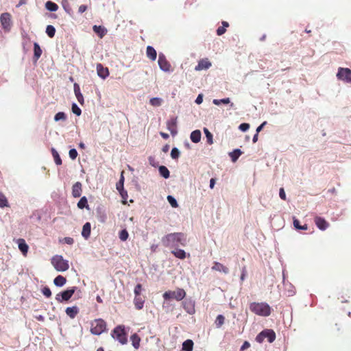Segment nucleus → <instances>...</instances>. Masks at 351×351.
Here are the masks:
<instances>
[{
    "mask_svg": "<svg viewBox=\"0 0 351 351\" xmlns=\"http://www.w3.org/2000/svg\"><path fill=\"white\" fill-rule=\"evenodd\" d=\"M314 221L317 227L321 230H325L329 226L328 222H327L324 218L316 216L314 218Z\"/></svg>",
    "mask_w": 351,
    "mask_h": 351,
    "instance_id": "12",
    "label": "nucleus"
},
{
    "mask_svg": "<svg viewBox=\"0 0 351 351\" xmlns=\"http://www.w3.org/2000/svg\"><path fill=\"white\" fill-rule=\"evenodd\" d=\"M112 337L119 341L122 345L126 344L128 342L124 326L119 325L115 327L112 331Z\"/></svg>",
    "mask_w": 351,
    "mask_h": 351,
    "instance_id": "5",
    "label": "nucleus"
},
{
    "mask_svg": "<svg viewBox=\"0 0 351 351\" xmlns=\"http://www.w3.org/2000/svg\"><path fill=\"white\" fill-rule=\"evenodd\" d=\"M66 282V279L65 277L59 275L57 277L55 278L53 280V283L57 287H62L63 286Z\"/></svg>",
    "mask_w": 351,
    "mask_h": 351,
    "instance_id": "27",
    "label": "nucleus"
},
{
    "mask_svg": "<svg viewBox=\"0 0 351 351\" xmlns=\"http://www.w3.org/2000/svg\"><path fill=\"white\" fill-rule=\"evenodd\" d=\"M250 346V344L249 342L247 341H245L243 343V344L242 345L241 348V350L243 351L245 349H247Z\"/></svg>",
    "mask_w": 351,
    "mask_h": 351,
    "instance_id": "61",
    "label": "nucleus"
},
{
    "mask_svg": "<svg viewBox=\"0 0 351 351\" xmlns=\"http://www.w3.org/2000/svg\"><path fill=\"white\" fill-rule=\"evenodd\" d=\"M62 5L66 12L71 14L72 9L69 5L68 0H62Z\"/></svg>",
    "mask_w": 351,
    "mask_h": 351,
    "instance_id": "41",
    "label": "nucleus"
},
{
    "mask_svg": "<svg viewBox=\"0 0 351 351\" xmlns=\"http://www.w3.org/2000/svg\"><path fill=\"white\" fill-rule=\"evenodd\" d=\"M46 33L49 38H53L56 33L55 27L51 25H47L46 28Z\"/></svg>",
    "mask_w": 351,
    "mask_h": 351,
    "instance_id": "38",
    "label": "nucleus"
},
{
    "mask_svg": "<svg viewBox=\"0 0 351 351\" xmlns=\"http://www.w3.org/2000/svg\"><path fill=\"white\" fill-rule=\"evenodd\" d=\"M123 181H124V178H123V175H121V179H120L119 183L117 184V189L118 191H120L121 189H123Z\"/></svg>",
    "mask_w": 351,
    "mask_h": 351,
    "instance_id": "54",
    "label": "nucleus"
},
{
    "mask_svg": "<svg viewBox=\"0 0 351 351\" xmlns=\"http://www.w3.org/2000/svg\"><path fill=\"white\" fill-rule=\"evenodd\" d=\"M213 103L215 105H217V106H219L221 104H228L230 103V99L228 97L224 98V99H213Z\"/></svg>",
    "mask_w": 351,
    "mask_h": 351,
    "instance_id": "37",
    "label": "nucleus"
},
{
    "mask_svg": "<svg viewBox=\"0 0 351 351\" xmlns=\"http://www.w3.org/2000/svg\"><path fill=\"white\" fill-rule=\"evenodd\" d=\"M86 10H87V6L86 5H81L79 7L78 12L82 14V13L84 12Z\"/></svg>",
    "mask_w": 351,
    "mask_h": 351,
    "instance_id": "59",
    "label": "nucleus"
},
{
    "mask_svg": "<svg viewBox=\"0 0 351 351\" xmlns=\"http://www.w3.org/2000/svg\"><path fill=\"white\" fill-rule=\"evenodd\" d=\"M142 290V285L141 284H138L136 285L135 288H134V293H135V297H138L140 293H141V291Z\"/></svg>",
    "mask_w": 351,
    "mask_h": 351,
    "instance_id": "52",
    "label": "nucleus"
},
{
    "mask_svg": "<svg viewBox=\"0 0 351 351\" xmlns=\"http://www.w3.org/2000/svg\"><path fill=\"white\" fill-rule=\"evenodd\" d=\"M91 231V225L89 222L84 223L82 228V236L85 239H88L90 237Z\"/></svg>",
    "mask_w": 351,
    "mask_h": 351,
    "instance_id": "19",
    "label": "nucleus"
},
{
    "mask_svg": "<svg viewBox=\"0 0 351 351\" xmlns=\"http://www.w3.org/2000/svg\"><path fill=\"white\" fill-rule=\"evenodd\" d=\"M239 128L243 131V132H245L247 131L249 128H250V124L249 123H241Z\"/></svg>",
    "mask_w": 351,
    "mask_h": 351,
    "instance_id": "53",
    "label": "nucleus"
},
{
    "mask_svg": "<svg viewBox=\"0 0 351 351\" xmlns=\"http://www.w3.org/2000/svg\"><path fill=\"white\" fill-rule=\"evenodd\" d=\"M279 196L282 199H283V200L286 199V194H285V190L283 188L280 189Z\"/></svg>",
    "mask_w": 351,
    "mask_h": 351,
    "instance_id": "57",
    "label": "nucleus"
},
{
    "mask_svg": "<svg viewBox=\"0 0 351 351\" xmlns=\"http://www.w3.org/2000/svg\"><path fill=\"white\" fill-rule=\"evenodd\" d=\"M212 270L222 272L224 274H228L229 273V269L228 267L217 261L214 262Z\"/></svg>",
    "mask_w": 351,
    "mask_h": 351,
    "instance_id": "15",
    "label": "nucleus"
},
{
    "mask_svg": "<svg viewBox=\"0 0 351 351\" xmlns=\"http://www.w3.org/2000/svg\"><path fill=\"white\" fill-rule=\"evenodd\" d=\"M226 29L225 27H219L217 29V34L218 36H221L222 34H223L225 32H226Z\"/></svg>",
    "mask_w": 351,
    "mask_h": 351,
    "instance_id": "56",
    "label": "nucleus"
},
{
    "mask_svg": "<svg viewBox=\"0 0 351 351\" xmlns=\"http://www.w3.org/2000/svg\"><path fill=\"white\" fill-rule=\"evenodd\" d=\"M158 63L160 69L163 71L169 72L171 71V65L163 53H159Z\"/></svg>",
    "mask_w": 351,
    "mask_h": 351,
    "instance_id": "10",
    "label": "nucleus"
},
{
    "mask_svg": "<svg viewBox=\"0 0 351 351\" xmlns=\"http://www.w3.org/2000/svg\"><path fill=\"white\" fill-rule=\"evenodd\" d=\"M64 241L69 245H72L74 243V240L71 237H64Z\"/></svg>",
    "mask_w": 351,
    "mask_h": 351,
    "instance_id": "58",
    "label": "nucleus"
},
{
    "mask_svg": "<svg viewBox=\"0 0 351 351\" xmlns=\"http://www.w3.org/2000/svg\"><path fill=\"white\" fill-rule=\"evenodd\" d=\"M338 80L351 84V69L339 67L337 73Z\"/></svg>",
    "mask_w": 351,
    "mask_h": 351,
    "instance_id": "8",
    "label": "nucleus"
},
{
    "mask_svg": "<svg viewBox=\"0 0 351 351\" xmlns=\"http://www.w3.org/2000/svg\"><path fill=\"white\" fill-rule=\"evenodd\" d=\"M6 206H8L7 198L3 193H0V207L4 208Z\"/></svg>",
    "mask_w": 351,
    "mask_h": 351,
    "instance_id": "42",
    "label": "nucleus"
},
{
    "mask_svg": "<svg viewBox=\"0 0 351 351\" xmlns=\"http://www.w3.org/2000/svg\"><path fill=\"white\" fill-rule=\"evenodd\" d=\"M74 93H75V97H76L78 102L80 104L83 105L84 104V97H83L82 94L80 92V86L77 83L74 84Z\"/></svg>",
    "mask_w": 351,
    "mask_h": 351,
    "instance_id": "20",
    "label": "nucleus"
},
{
    "mask_svg": "<svg viewBox=\"0 0 351 351\" xmlns=\"http://www.w3.org/2000/svg\"><path fill=\"white\" fill-rule=\"evenodd\" d=\"M42 55V49L37 43H34V59L37 61Z\"/></svg>",
    "mask_w": 351,
    "mask_h": 351,
    "instance_id": "25",
    "label": "nucleus"
},
{
    "mask_svg": "<svg viewBox=\"0 0 351 351\" xmlns=\"http://www.w3.org/2000/svg\"><path fill=\"white\" fill-rule=\"evenodd\" d=\"M66 116L65 113L62 112H58L54 117V120L56 121H58L60 120L64 121V120H66Z\"/></svg>",
    "mask_w": 351,
    "mask_h": 351,
    "instance_id": "45",
    "label": "nucleus"
},
{
    "mask_svg": "<svg viewBox=\"0 0 351 351\" xmlns=\"http://www.w3.org/2000/svg\"><path fill=\"white\" fill-rule=\"evenodd\" d=\"M293 226L297 230H306L308 229L307 224L301 226L300 221L298 219H296L295 217H293Z\"/></svg>",
    "mask_w": 351,
    "mask_h": 351,
    "instance_id": "33",
    "label": "nucleus"
},
{
    "mask_svg": "<svg viewBox=\"0 0 351 351\" xmlns=\"http://www.w3.org/2000/svg\"><path fill=\"white\" fill-rule=\"evenodd\" d=\"M171 156L173 159H177L180 156V151L176 147L172 149L171 152Z\"/></svg>",
    "mask_w": 351,
    "mask_h": 351,
    "instance_id": "49",
    "label": "nucleus"
},
{
    "mask_svg": "<svg viewBox=\"0 0 351 351\" xmlns=\"http://www.w3.org/2000/svg\"><path fill=\"white\" fill-rule=\"evenodd\" d=\"M94 32L97 34L99 38H103L107 33V29L101 25H94L93 27Z\"/></svg>",
    "mask_w": 351,
    "mask_h": 351,
    "instance_id": "18",
    "label": "nucleus"
},
{
    "mask_svg": "<svg viewBox=\"0 0 351 351\" xmlns=\"http://www.w3.org/2000/svg\"><path fill=\"white\" fill-rule=\"evenodd\" d=\"M130 339L132 341V346L134 348L138 349L140 346L141 338L137 334H133L130 337Z\"/></svg>",
    "mask_w": 351,
    "mask_h": 351,
    "instance_id": "26",
    "label": "nucleus"
},
{
    "mask_svg": "<svg viewBox=\"0 0 351 351\" xmlns=\"http://www.w3.org/2000/svg\"><path fill=\"white\" fill-rule=\"evenodd\" d=\"M202 134L199 130H194L191 132L190 138L192 142L197 143L201 140Z\"/></svg>",
    "mask_w": 351,
    "mask_h": 351,
    "instance_id": "24",
    "label": "nucleus"
},
{
    "mask_svg": "<svg viewBox=\"0 0 351 351\" xmlns=\"http://www.w3.org/2000/svg\"><path fill=\"white\" fill-rule=\"evenodd\" d=\"M267 338L269 343H272L276 339V333L271 329H265L261 332L256 337V341L262 343Z\"/></svg>",
    "mask_w": 351,
    "mask_h": 351,
    "instance_id": "7",
    "label": "nucleus"
},
{
    "mask_svg": "<svg viewBox=\"0 0 351 351\" xmlns=\"http://www.w3.org/2000/svg\"><path fill=\"white\" fill-rule=\"evenodd\" d=\"M167 129L171 132L172 135L177 134L176 130V119H171L167 123Z\"/></svg>",
    "mask_w": 351,
    "mask_h": 351,
    "instance_id": "22",
    "label": "nucleus"
},
{
    "mask_svg": "<svg viewBox=\"0 0 351 351\" xmlns=\"http://www.w3.org/2000/svg\"><path fill=\"white\" fill-rule=\"evenodd\" d=\"M1 23L4 29H8L11 25V15L9 13H3L0 17Z\"/></svg>",
    "mask_w": 351,
    "mask_h": 351,
    "instance_id": "13",
    "label": "nucleus"
},
{
    "mask_svg": "<svg viewBox=\"0 0 351 351\" xmlns=\"http://www.w3.org/2000/svg\"><path fill=\"white\" fill-rule=\"evenodd\" d=\"M51 264L58 271H65L69 268L68 261L59 255H56L51 258Z\"/></svg>",
    "mask_w": 351,
    "mask_h": 351,
    "instance_id": "4",
    "label": "nucleus"
},
{
    "mask_svg": "<svg viewBox=\"0 0 351 351\" xmlns=\"http://www.w3.org/2000/svg\"><path fill=\"white\" fill-rule=\"evenodd\" d=\"M82 183L80 182H75L73 186H72V195L77 198V197H80L82 195Z\"/></svg>",
    "mask_w": 351,
    "mask_h": 351,
    "instance_id": "16",
    "label": "nucleus"
},
{
    "mask_svg": "<svg viewBox=\"0 0 351 351\" xmlns=\"http://www.w3.org/2000/svg\"><path fill=\"white\" fill-rule=\"evenodd\" d=\"M225 317L222 315H219L215 321V324L217 328L221 327L224 323Z\"/></svg>",
    "mask_w": 351,
    "mask_h": 351,
    "instance_id": "43",
    "label": "nucleus"
},
{
    "mask_svg": "<svg viewBox=\"0 0 351 351\" xmlns=\"http://www.w3.org/2000/svg\"><path fill=\"white\" fill-rule=\"evenodd\" d=\"M193 348V341L191 339H187L182 343V350L185 351H192Z\"/></svg>",
    "mask_w": 351,
    "mask_h": 351,
    "instance_id": "28",
    "label": "nucleus"
},
{
    "mask_svg": "<svg viewBox=\"0 0 351 351\" xmlns=\"http://www.w3.org/2000/svg\"><path fill=\"white\" fill-rule=\"evenodd\" d=\"M147 56L152 61H154L157 57L156 51L152 46L147 47L146 49Z\"/></svg>",
    "mask_w": 351,
    "mask_h": 351,
    "instance_id": "23",
    "label": "nucleus"
},
{
    "mask_svg": "<svg viewBox=\"0 0 351 351\" xmlns=\"http://www.w3.org/2000/svg\"><path fill=\"white\" fill-rule=\"evenodd\" d=\"M212 65V63L209 61L208 58L201 59L197 65L195 67V70L197 71H199L202 70L208 69Z\"/></svg>",
    "mask_w": 351,
    "mask_h": 351,
    "instance_id": "11",
    "label": "nucleus"
},
{
    "mask_svg": "<svg viewBox=\"0 0 351 351\" xmlns=\"http://www.w3.org/2000/svg\"><path fill=\"white\" fill-rule=\"evenodd\" d=\"M186 238L182 232L171 233L162 239V245L165 247H176L180 244L185 245Z\"/></svg>",
    "mask_w": 351,
    "mask_h": 351,
    "instance_id": "1",
    "label": "nucleus"
},
{
    "mask_svg": "<svg viewBox=\"0 0 351 351\" xmlns=\"http://www.w3.org/2000/svg\"><path fill=\"white\" fill-rule=\"evenodd\" d=\"M51 153L54 159V161L57 165H60L62 164V160L60 157L59 154L58 152L54 149H51Z\"/></svg>",
    "mask_w": 351,
    "mask_h": 351,
    "instance_id": "35",
    "label": "nucleus"
},
{
    "mask_svg": "<svg viewBox=\"0 0 351 351\" xmlns=\"http://www.w3.org/2000/svg\"><path fill=\"white\" fill-rule=\"evenodd\" d=\"M119 237L121 241H125L128 239L129 234L128 231L124 229L119 232Z\"/></svg>",
    "mask_w": 351,
    "mask_h": 351,
    "instance_id": "46",
    "label": "nucleus"
},
{
    "mask_svg": "<svg viewBox=\"0 0 351 351\" xmlns=\"http://www.w3.org/2000/svg\"><path fill=\"white\" fill-rule=\"evenodd\" d=\"M144 301L139 297H135L134 304L138 310L143 308Z\"/></svg>",
    "mask_w": 351,
    "mask_h": 351,
    "instance_id": "40",
    "label": "nucleus"
},
{
    "mask_svg": "<svg viewBox=\"0 0 351 351\" xmlns=\"http://www.w3.org/2000/svg\"><path fill=\"white\" fill-rule=\"evenodd\" d=\"M71 109L72 112L77 116H80L82 113L81 109L77 106L76 104H73Z\"/></svg>",
    "mask_w": 351,
    "mask_h": 351,
    "instance_id": "48",
    "label": "nucleus"
},
{
    "mask_svg": "<svg viewBox=\"0 0 351 351\" xmlns=\"http://www.w3.org/2000/svg\"><path fill=\"white\" fill-rule=\"evenodd\" d=\"M184 308L189 314H193L195 313L194 304L191 301L184 302Z\"/></svg>",
    "mask_w": 351,
    "mask_h": 351,
    "instance_id": "29",
    "label": "nucleus"
},
{
    "mask_svg": "<svg viewBox=\"0 0 351 351\" xmlns=\"http://www.w3.org/2000/svg\"><path fill=\"white\" fill-rule=\"evenodd\" d=\"M77 207L80 209H83L84 208L89 209V206L88 204L87 198L84 196L82 197L77 203Z\"/></svg>",
    "mask_w": 351,
    "mask_h": 351,
    "instance_id": "31",
    "label": "nucleus"
},
{
    "mask_svg": "<svg viewBox=\"0 0 351 351\" xmlns=\"http://www.w3.org/2000/svg\"><path fill=\"white\" fill-rule=\"evenodd\" d=\"M121 197H123V199H124L123 203V204H125L126 203V199H127V197H128V194H127V191H124L123 189H121L120 191H119Z\"/></svg>",
    "mask_w": 351,
    "mask_h": 351,
    "instance_id": "55",
    "label": "nucleus"
},
{
    "mask_svg": "<svg viewBox=\"0 0 351 351\" xmlns=\"http://www.w3.org/2000/svg\"><path fill=\"white\" fill-rule=\"evenodd\" d=\"M267 122L266 121H264L261 125H260L257 129H256V133L258 134L259 132H261V130L263 129V128L264 127L265 125H266Z\"/></svg>",
    "mask_w": 351,
    "mask_h": 351,
    "instance_id": "62",
    "label": "nucleus"
},
{
    "mask_svg": "<svg viewBox=\"0 0 351 351\" xmlns=\"http://www.w3.org/2000/svg\"><path fill=\"white\" fill-rule=\"evenodd\" d=\"M204 132L206 134V140H207V142L208 144L211 145L213 144V135L212 134L209 132V130L207 129V128H204Z\"/></svg>",
    "mask_w": 351,
    "mask_h": 351,
    "instance_id": "44",
    "label": "nucleus"
},
{
    "mask_svg": "<svg viewBox=\"0 0 351 351\" xmlns=\"http://www.w3.org/2000/svg\"><path fill=\"white\" fill-rule=\"evenodd\" d=\"M17 243H18V245H19V249L22 252L23 255L26 256L27 254V252H28V250H29V246L26 243L25 239H19L17 240Z\"/></svg>",
    "mask_w": 351,
    "mask_h": 351,
    "instance_id": "17",
    "label": "nucleus"
},
{
    "mask_svg": "<svg viewBox=\"0 0 351 351\" xmlns=\"http://www.w3.org/2000/svg\"><path fill=\"white\" fill-rule=\"evenodd\" d=\"M43 294L47 298H50L51 296V291L48 287H45L42 289Z\"/></svg>",
    "mask_w": 351,
    "mask_h": 351,
    "instance_id": "50",
    "label": "nucleus"
},
{
    "mask_svg": "<svg viewBox=\"0 0 351 351\" xmlns=\"http://www.w3.org/2000/svg\"><path fill=\"white\" fill-rule=\"evenodd\" d=\"M172 254L176 257L180 259H184L186 258V252L184 250L181 249H176L173 251H172Z\"/></svg>",
    "mask_w": 351,
    "mask_h": 351,
    "instance_id": "32",
    "label": "nucleus"
},
{
    "mask_svg": "<svg viewBox=\"0 0 351 351\" xmlns=\"http://www.w3.org/2000/svg\"><path fill=\"white\" fill-rule=\"evenodd\" d=\"M66 315L71 319H73L79 313V308L77 306H74L71 307H67L65 311Z\"/></svg>",
    "mask_w": 351,
    "mask_h": 351,
    "instance_id": "21",
    "label": "nucleus"
},
{
    "mask_svg": "<svg viewBox=\"0 0 351 351\" xmlns=\"http://www.w3.org/2000/svg\"><path fill=\"white\" fill-rule=\"evenodd\" d=\"M77 289L76 287H73L70 289H68L58 294L56 296V300L58 302H62L64 301H68L72 295L74 294Z\"/></svg>",
    "mask_w": 351,
    "mask_h": 351,
    "instance_id": "9",
    "label": "nucleus"
},
{
    "mask_svg": "<svg viewBox=\"0 0 351 351\" xmlns=\"http://www.w3.org/2000/svg\"><path fill=\"white\" fill-rule=\"evenodd\" d=\"M69 157L72 160H75L77 156V152L75 149H71L69 150Z\"/></svg>",
    "mask_w": 351,
    "mask_h": 351,
    "instance_id": "51",
    "label": "nucleus"
},
{
    "mask_svg": "<svg viewBox=\"0 0 351 351\" xmlns=\"http://www.w3.org/2000/svg\"><path fill=\"white\" fill-rule=\"evenodd\" d=\"M97 75L102 79H106L109 75V70L104 67L101 63H98L96 66Z\"/></svg>",
    "mask_w": 351,
    "mask_h": 351,
    "instance_id": "14",
    "label": "nucleus"
},
{
    "mask_svg": "<svg viewBox=\"0 0 351 351\" xmlns=\"http://www.w3.org/2000/svg\"><path fill=\"white\" fill-rule=\"evenodd\" d=\"M242 154V152L239 149H236L229 154L232 162H235L239 157Z\"/></svg>",
    "mask_w": 351,
    "mask_h": 351,
    "instance_id": "30",
    "label": "nucleus"
},
{
    "mask_svg": "<svg viewBox=\"0 0 351 351\" xmlns=\"http://www.w3.org/2000/svg\"><path fill=\"white\" fill-rule=\"evenodd\" d=\"M160 136L164 138V139H167L169 138V136L167 133H165V132H160Z\"/></svg>",
    "mask_w": 351,
    "mask_h": 351,
    "instance_id": "64",
    "label": "nucleus"
},
{
    "mask_svg": "<svg viewBox=\"0 0 351 351\" xmlns=\"http://www.w3.org/2000/svg\"><path fill=\"white\" fill-rule=\"evenodd\" d=\"M45 8L49 11L55 12L58 10V5L52 1H48L45 3Z\"/></svg>",
    "mask_w": 351,
    "mask_h": 351,
    "instance_id": "34",
    "label": "nucleus"
},
{
    "mask_svg": "<svg viewBox=\"0 0 351 351\" xmlns=\"http://www.w3.org/2000/svg\"><path fill=\"white\" fill-rule=\"evenodd\" d=\"M203 101V96L202 95L199 94L197 97L196 98L195 102L197 104H202Z\"/></svg>",
    "mask_w": 351,
    "mask_h": 351,
    "instance_id": "60",
    "label": "nucleus"
},
{
    "mask_svg": "<svg viewBox=\"0 0 351 351\" xmlns=\"http://www.w3.org/2000/svg\"><path fill=\"white\" fill-rule=\"evenodd\" d=\"M250 310L253 313L263 317H267L271 313L270 306L266 302H251L250 304Z\"/></svg>",
    "mask_w": 351,
    "mask_h": 351,
    "instance_id": "2",
    "label": "nucleus"
},
{
    "mask_svg": "<svg viewBox=\"0 0 351 351\" xmlns=\"http://www.w3.org/2000/svg\"><path fill=\"white\" fill-rule=\"evenodd\" d=\"M245 274H246V269H245V267H243V269H242V274H241V280H243L245 279Z\"/></svg>",
    "mask_w": 351,
    "mask_h": 351,
    "instance_id": "63",
    "label": "nucleus"
},
{
    "mask_svg": "<svg viewBox=\"0 0 351 351\" xmlns=\"http://www.w3.org/2000/svg\"><path fill=\"white\" fill-rule=\"evenodd\" d=\"M159 173L160 176L165 178H168L169 177V171L165 166H160L159 167Z\"/></svg>",
    "mask_w": 351,
    "mask_h": 351,
    "instance_id": "36",
    "label": "nucleus"
},
{
    "mask_svg": "<svg viewBox=\"0 0 351 351\" xmlns=\"http://www.w3.org/2000/svg\"><path fill=\"white\" fill-rule=\"evenodd\" d=\"M186 296V292L183 289L178 288L175 291H169L163 293L165 300L175 299L177 301L182 300Z\"/></svg>",
    "mask_w": 351,
    "mask_h": 351,
    "instance_id": "6",
    "label": "nucleus"
},
{
    "mask_svg": "<svg viewBox=\"0 0 351 351\" xmlns=\"http://www.w3.org/2000/svg\"><path fill=\"white\" fill-rule=\"evenodd\" d=\"M106 322L102 319H95L90 323V332L99 335L106 330Z\"/></svg>",
    "mask_w": 351,
    "mask_h": 351,
    "instance_id": "3",
    "label": "nucleus"
},
{
    "mask_svg": "<svg viewBox=\"0 0 351 351\" xmlns=\"http://www.w3.org/2000/svg\"><path fill=\"white\" fill-rule=\"evenodd\" d=\"M167 200L169 202V203L171 204V206L173 207V208H177L178 206V204L177 203V201L176 200V199L172 197L171 195H168L167 196Z\"/></svg>",
    "mask_w": 351,
    "mask_h": 351,
    "instance_id": "47",
    "label": "nucleus"
},
{
    "mask_svg": "<svg viewBox=\"0 0 351 351\" xmlns=\"http://www.w3.org/2000/svg\"><path fill=\"white\" fill-rule=\"evenodd\" d=\"M162 102V99L159 97H153L149 100V104L153 106H161Z\"/></svg>",
    "mask_w": 351,
    "mask_h": 351,
    "instance_id": "39",
    "label": "nucleus"
}]
</instances>
